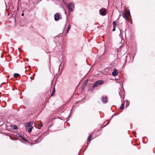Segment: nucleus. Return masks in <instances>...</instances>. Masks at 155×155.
Segmentation results:
<instances>
[{
	"label": "nucleus",
	"mask_w": 155,
	"mask_h": 155,
	"mask_svg": "<svg viewBox=\"0 0 155 155\" xmlns=\"http://www.w3.org/2000/svg\"><path fill=\"white\" fill-rule=\"evenodd\" d=\"M67 7L69 11L72 12L73 11L74 9V5L73 3H69L68 4Z\"/></svg>",
	"instance_id": "1"
},
{
	"label": "nucleus",
	"mask_w": 155,
	"mask_h": 155,
	"mask_svg": "<svg viewBox=\"0 0 155 155\" xmlns=\"http://www.w3.org/2000/svg\"><path fill=\"white\" fill-rule=\"evenodd\" d=\"M103 82V81L102 80L97 81L93 84V87H97L99 85H101Z\"/></svg>",
	"instance_id": "2"
},
{
	"label": "nucleus",
	"mask_w": 155,
	"mask_h": 155,
	"mask_svg": "<svg viewBox=\"0 0 155 155\" xmlns=\"http://www.w3.org/2000/svg\"><path fill=\"white\" fill-rule=\"evenodd\" d=\"M107 10L104 8H102L101 9L99 10V13L102 16L105 15L106 14Z\"/></svg>",
	"instance_id": "3"
},
{
	"label": "nucleus",
	"mask_w": 155,
	"mask_h": 155,
	"mask_svg": "<svg viewBox=\"0 0 155 155\" xmlns=\"http://www.w3.org/2000/svg\"><path fill=\"white\" fill-rule=\"evenodd\" d=\"M122 15L123 16V17L125 18L126 20V21L127 22H129V19L127 17V15H126L125 12L124 11H123L122 12Z\"/></svg>",
	"instance_id": "4"
},
{
	"label": "nucleus",
	"mask_w": 155,
	"mask_h": 155,
	"mask_svg": "<svg viewBox=\"0 0 155 155\" xmlns=\"http://www.w3.org/2000/svg\"><path fill=\"white\" fill-rule=\"evenodd\" d=\"M102 102L104 103H106L108 101L107 97H102L101 98Z\"/></svg>",
	"instance_id": "5"
},
{
	"label": "nucleus",
	"mask_w": 155,
	"mask_h": 155,
	"mask_svg": "<svg viewBox=\"0 0 155 155\" xmlns=\"http://www.w3.org/2000/svg\"><path fill=\"white\" fill-rule=\"evenodd\" d=\"M59 18V15L58 13H57L54 15V18L55 21H58Z\"/></svg>",
	"instance_id": "6"
},
{
	"label": "nucleus",
	"mask_w": 155,
	"mask_h": 155,
	"mask_svg": "<svg viewBox=\"0 0 155 155\" xmlns=\"http://www.w3.org/2000/svg\"><path fill=\"white\" fill-rule=\"evenodd\" d=\"M118 74L117 71L116 69L114 70V71L112 72V75L114 76L117 75Z\"/></svg>",
	"instance_id": "7"
},
{
	"label": "nucleus",
	"mask_w": 155,
	"mask_h": 155,
	"mask_svg": "<svg viewBox=\"0 0 155 155\" xmlns=\"http://www.w3.org/2000/svg\"><path fill=\"white\" fill-rule=\"evenodd\" d=\"M33 128V127H32V126L30 128H29L28 129V132L29 133H30L31 131L32 130Z\"/></svg>",
	"instance_id": "8"
},
{
	"label": "nucleus",
	"mask_w": 155,
	"mask_h": 155,
	"mask_svg": "<svg viewBox=\"0 0 155 155\" xmlns=\"http://www.w3.org/2000/svg\"><path fill=\"white\" fill-rule=\"evenodd\" d=\"M87 82H88V80H87H87H86L85 81V82H84L83 83V85H84V86H86V85H87Z\"/></svg>",
	"instance_id": "9"
},
{
	"label": "nucleus",
	"mask_w": 155,
	"mask_h": 155,
	"mask_svg": "<svg viewBox=\"0 0 155 155\" xmlns=\"http://www.w3.org/2000/svg\"><path fill=\"white\" fill-rule=\"evenodd\" d=\"M19 74H18L15 73L14 74V77L15 78H17Z\"/></svg>",
	"instance_id": "10"
},
{
	"label": "nucleus",
	"mask_w": 155,
	"mask_h": 155,
	"mask_svg": "<svg viewBox=\"0 0 155 155\" xmlns=\"http://www.w3.org/2000/svg\"><path fill=\"white\" fill-rule=\"evenodd\" d=\"M41 140V137H39L37 139V140L36 141H38L39 140ZM38 142L37 141H35V143H37Z\"/></svg>",
	"instance_id": "11"
},
{
	"label": "nucleus",
	"mask_w": 155,
	"mask_h": 155,
	"mask_svg": "<svg viewBox=\"0 0 155 155\" xmlns=\"http://www.w3.org/2000/svg\"><path fill=\"white\" fill-rule=\"evenodd\" d=\"M31 122H28L26 124V126H27L28 127H29L31 125Z\"/></svg>",
	"instance_id": "12"
},
{
	"label": "nucleus",
	"mask_w": 155,
	"mask_h": 155,
	"mask_svg": "<svg viewBox=\"0 0 155 155\" xmlns=\"http://www.w3.org/2000/svg\"><path fill=\"white\" fill-rule=\"evenodd\" d=\"M71 28V26L70 25H69L68 27V29L67 31H66V33H68L69 31Z\"/></svg>",
	"instance_id": "13"
},
{
	"label": "nucleus",
	"mask_w": 155,
	"mask_h": 155,
	"mask_svg": "<svg viewBox=\"0 0 155 155\" xmlns=\"http://www.w3.org/2000/svg\"><path fill=\"white\" fill-rule=\"evenodd\" d=\"M92 135H90L88 136V140L90 141V140L92 138Z\"/></svg>",
	"instance_id": "14"
},
{
	"label": "nucleus",
	"mask_w": 155,
	"mask_h": 155,
	"mask_svg": "<svg viewBox=\"0 0 155 155\" xmlns=\"http://www.w3.org/2000/svg\"><path fill=\"white\" fill-rule=\"evenodd\" d=\"M124 105L123 104H122L120 107V109H123L124 108Z\"/></svg>",
	"instance_id": "15"
},
{
	"label": "nucleus",
	"mask_w": 155,
	"mask_h": 155,
	"mask_svg": "<svg viewBox=\"0 0 155 155\" xmlns=\"http://www.w3.org/2000/svg\"><path fill=\"white\" fill-rule=\"evenodd\" d=\"M113 26H116L117 25V22L115 21H113Z\"/></svg>",
	"instance_id": "16"
},
{
	"label": "nucleus",
	"mask_w": 155,
	"mask_h": 155,
	"mask_svg": "<svg viewBox=\"0 0 155 155\" xmlns=\"http://www.w3.org/2000/svg\"><path fill=\"white\" fill-rule=\"evenodd\" d=\"M18 127L16 125H14V127L13 128V129L14 130H17L18 129Z\"/></svg>",
	"instance_id": "17"
},
{
	"label": "nucleus",
	"mask_w": 155,
	"mask_h": 155,
	"mask_svg": "<svg viewBox=\"0 0 155 155\" xmlns=\"http://www.w3.org/2000/svg\"><path fill=\"white\" fill-rule=\"evenodd\" d=\"M55 88L54 87V90L52 92V94H51V96H52L53 94H54V93L55 92Z\"/></svg>",
	"instance_id": "18"
},
{
	"label": "nucleus",
	"mask_w": 155,
	"mask_h": 155,
	"mask_svg": "<svg viewBox=\"0 0 155 155\" xmlns=\"http://www.w3.org/2000/svg\"><path fill=\"white\" fill-rule=\"evenodd\" d=\"M127 14L128 15H130V12L129 10H127Z\"/></svg>",
	"instance_id": "19"
},
{
	"label": "nucleus",
	"mask_w": 155,
	"mask_h": 155,
	"mask_svg": "<svg viewBox=\"0 0 155 155\" xmlns=\"http://www.w3.org/2000/svg\"><path fill=\"white\" fill-rule=\"evenodd\" d=\"M113 28L112 29V31H115V28H116V26H113Z\"/></svg>",
	"instance_id": "20"
},
{
	"label": "nucleus",
	"mask_w": 155,
	"mask_h": 155,
	"mask_svg": "<svg viewBox=\"0 0 155 155\" xmlns=\"http://www.w3.org/2000/svg\"><path fill=\"white\" fill-rule=\"evenodd\" d=\"M38 126L40 127H41L42 126V124L41 123H39L38 124Z\"/></svg>",
	"instance_id": "21"
},
{
	"label": "nucleus",
	"mask_w": 155,
	"mask_h": 155,
	"mask_svg": "<svg viewBox=\"0 0 155 155\" xmlns=\"http://www.w3.org/2000/svg\"><path fill=\"white\" fill-rule=\"evenodd\" d=\"M22 139H23V140L25 141V142H27L28 141V140L25 138H23L22 137Z\"/></svg>",
	"instance_id": "22"
},
{
	"label": "nucleus",
	"mask_w": 155,
	"mask_h": 155,
	"mask_svg": "<svg viewBox=\"0 0 155 155\" xmlns=\"http://www.w3.org/2000/svg\"><path fill=\"white\" fill-rule=\"evenodd\" d=\"M61 65H62V64H61V63L59 66V69H58L59 71V70L60 69V67L61 66Z\"/></svg>",
	"instance_id": "23"
},
{
	"label": "nucleus",
	"mask_w": 155,
	"mask_h": 155,
	"mask_svg": "<svg viewBox=\"0 0 155 155\" xmlns=\"http://www.w3.org/2000/svg\"><path fill=\"white\" fill-rule=\"evenodd\" d=\"M30 79H32V80H34V78H30Z\"/></svg>",
	"instance_id": "24"
},
{
	"label": "nucleus",
	"mask_w": 155,
	"mask_h": 155,
	"mask_svg": "<svg viewBox=\"0 0 155 155\" xmlns=\"http://www.w3.org/2000/svg\"><path fill=\"white\" fill-rule=\"evenodd\" d=\"M23 14H24V13L22 14V15H23Z\"/></svg>",
	"instance_id": "25"
}]
</instances>
